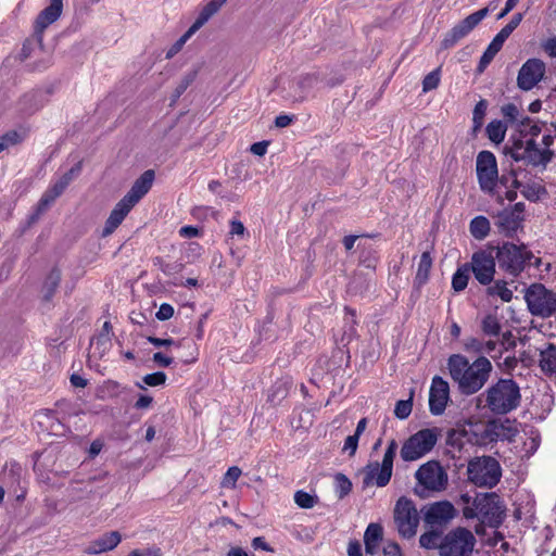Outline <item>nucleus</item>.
<instances>
[{"mask_svg":"<svg viewBox=\"0 0 556 556\" xmlns=\"http://www.w3.org/2000/svg\"><path fill=\"white\" fill-rule=\"evenodd\" d=\"M468 280H469V266L465 265L463 267H459L453 275L452 288L456 292H460L467 287Z\"/></svg>","mask_w":556,"mask_h":556,"instance_id":"obj_35","label":"nucleus"},{"mask_svg":"<svg viewBox=\"0 0 556 556\" xmlns=\"http://www.w3.org/2000/svg\"><path fill=\"white\" fill-rule=\"evenodd\" d=\"M485 131L488 138L493 143L498 144L505 139L507 127L502 121L495 119L488 124Z\"/></svg>","mask_w":556,"mask_h":556,"instance_id":"obj_31","label":"nucleus"},{"mask_svg":"<svg viewBox=\"0 0 556 556\" xmlns=\"http://www.w3.org/2000/svg\"><path fill=\"white\" fill-rule=\"evenodd\" d=\"M87 382H88L87 379H85L84 377H81L78 374H73L71 376V383L75 388H85L87 386Z\"/></svg>","mask_w":556,"mask_h":556,"instance_id":"obj_64","label":"nucleus"},{"mask_svg":"<svg viewBox=\"0 0 556 556\" xmlns=\"http://www.w3.org/2000/svg\"><path fill=\"white\" fill-rule=\"evenodd\" d=\"M111 332L112 325L105 321L102 326L101 332L96 338V350H99V356L102 357L111 346Z\"/></svg>","mask_w":556,"mask_h":556,"instance_id":"obj_30","label":"nucleus"},{"mask_svg":"<svg viewBox=\"0 0 556 556\" xmlns=\"http://www.w3.org/2000/svg\"><path fill=\"white\" fill-rule=\"evenodd\" d=\"M153 399L149 395H140L135 403V407L138 409L148 408L152 404Z\"/></svg>","mask_w":556,"mask_h":556,"instance_id":"obj_60","label":"nucleus"},{"mask_svg":"<svg viewBox=\"0 0 556 556\" xmlns=\"http://www.w3.org/2000/svg\"><path fill=\"white\" fill-rule=\"evenodd\" d=\"M476 173L480 189L490 195L495 194L498 181V169L495 155L488 150L478 153Z\"/></svg>","mask_w":556,"mask_h":556,"instance_id":"obj_13","label":"nucleus"},{"mask_svg":"<svg viewBox=\"0 0 556 556\" xmlns=\"http://www.w3.org/2000/svg\"><path fill=\"white\" fill-rule=\"evenodd\" d=\"M486 109H488V102L485 100H480L476 105H475V109H473V112H472V123H473V130L477 131L479 130L482 125H483V121H484V116H485V113H486Z\"/></svg>","mask_w":556,"mask_h":556,"instance_id":"obj_38","label":"nucleus"},{"mask_svg":"<svg viewBox=\"0 0 556 556\" xmlns=\"http://www.w3.org/2000/svg\"><path fill=\"white\" fill-rule=\"evenodd\" d=\"M397 443L392 439L384 452L382 463L372 462L369 463L363 470L364 472V485L368 486L376 484L379 488L386 486L392 477L393 462L397 452Z\"/></svg>","mask_w":556,"mask_h":556,"instance_id":"obj_7","label":"nucleus"},{"mask_svg":"<svg viewBox=\"0 0 556 556\" xmlns=\"http://www.w3.org/2000/svg\"><path fill=\"white\" fill-rule=\"evenodd\" d=\"M542 129L538 123H533L530 117L525 116L520 121L519 132L523 138H535L541 134Z\"/></svg>","mask_w":556,"mask_h":556,"instance_id":"obj_33","label":"nucleus"},{"mask_svg":"<svg viewBox=\"0 0 556 556\" xmlns=\"http://www.w3.org/2000/svg\"><path fill=\"white\" fill-rule=\"evenodd\" d=\"M491 226L490 222L485 216H476L471 219L469 230L471 236L477 240H483L489 236Z\"/></svg>","mask_w":556,"mask_h":556,"instance_id":"obj_28","label":"nucleus"},{"mask_svg":"<svg viewBox=\"0 0 556 556\" xmlns=\"http://www.w3.org/2000/svg\"><path fill=\"white\" fill-rule=\"evenodd\" d=\"M494 249L498 267L513 276L521 273L531 257V253L525 245L506 242Z\"/></svg>","mask_w":556,"mask_h":556,"instance_id":"obj_11","label":"nucleus"},{"mask_svg":"<svg viewBox=\"0 0 556 556\" xmlns=\"http://www.w3.org/2000/svg\"><path fill=\"white\" fill-rule=\"evenodd\" d=\"M154 180V172L146 170L130 190L116 203L108 217L102 236L108 237L123 223L131 208L149 192Z\"/></svg>","mask_w":556,"mask_h":556,"instance_id":"obj_3","label":"nucleus"},{"mask_svg":"<svg viewBox=\"0 0 556 556\" xmlns=\"http://www.w3.org/2000/svg\"><path fill=\"white\" fill-rule=\"evenodd\" d=\"M81 170V164L77 163L70 170H67L55 184L52 186L55 187V193H63L66 187L71 184V181L79 175Z\"/></svg>","mask_w":556,"mask_h":556,"instance_id":"obj_34","label":"nucleus"},{"mask_svg":"<svg viewBox=\"0 0 556 556\" xmlns=\"http://www.w3.org/2000/svg\"><path fill=\"white\" fill-rule=\"evenodd\" d=\"M383 530L379 523H369L364 533L365 551L369 555H376L382 540Z\"/></svg>","mask_w":556,"mask_h":556,"instance_id":"obj_25","label":"nucleus"},{"mask_svg":"<svg viewBox=\"0 0 556 556\" xmlns=\"http://www.w3.org/2000/svg\"><path fill=\"white\" fill-rule=\"evenodd\" d=\"M174 315V307L168 303H163L155 314L159 320H168Z\"/></svg>","mask_w":556,"mask_h":556,"instance_id":"obj_52","label":"nucleus"},{"mask_svg":"<svg viewBox=\"0 0 556 556\" xmlns=\"http://www.w3.org/2000/svg\"><path fill=\"white\" fill-rule=\"evenodd\" d=\"M456 516V509L448 501L431 504L426 514L425 521L429 525H442L451 521Z\"/></svg>","mask_w":556,"mask_h":556,"instance_id":"obj_21","label":"nucleus"},{"mask_svg":"<svg viewBox=\"0 0 556 556\" xmlns=\"http://www.w3.org/2000/svg\"><path fill=\"white\" fill-rule=\"evenodd\" d=\"M481 329L486 336L497 337L501 333L502 326L496 316L489 314L482 319Z\"/></svg>","mask_w":556,"mask_h":556,"instance_id":"obj_36","label":"nucleus"},{"mask_svg":"<svg viewBox=\"0 0 556 556\" xmlns=\"http://www.w3.org/2000/svg\"><path fill=\"white\" fill-rule=\"evenodd\" d=\"M61 281V271L58 268H53L48 275L43 289H45V300L49 301L54 294L59 283Z\"/></svg>","mask_w":556,"mask_h":556,"instance_id":"obj_32","label":"nucleus"},{"mask_svg":"<svg viewBox=\"0 0 556 556\" xmlns=\"http://www.w3.org/2000/svg\"><path fill=\"white\" fill-rule=\"evenodd\" d=\"M515 340L510 331H505L501 340H488L483 348H479V353L488 354L491 358H500L504 352L515 346Z\"/></svg>","mask_w":556,"mask_h":556,"instance_id":"obj_22","label":"nucleus"},{"mask_svg":"<svg viewBox=\"0 0 556 556\" xmlns=\"http://www.w3.org/2000/svg\"><path fill=\"white\" fill-rule=\"evenodd\" d=\"M241 473H242V471L239 467H237V466L229 467L223 477L222 485L224 488L233 489L236 486V482L240 478Z\"/></svg>","mask_w":556,"mask_h":556,"instance_id":"obj_46","label":"nucleus"},{"mask_svg":"<svg viewBox=\"0 0 556 556\" xmlns=\"http://www.w3.org/2000/svg\"><path fill=\"white\" fill-rule=\"evenodd\" d=\"M62 9L63 0H50V4L40 12L36 20V31L42 33L54 23L60 17Z\"/></svg>","mask_w":556,"mask_h":556,"instance_id":"obj_24","label":"nucleus"},{"mask_svg":"<svg viewBox=\"0 0 556 556\" xmlns=\"http://www.w3.org/2000/svg\"><path fill=\"white\" fill-rule=\"evenodd\" d=\"M348 555L349 556H362V547L357 541L349 543Z\"/></svg>","mask_w":556,"mask_h":556,"instance_id":"obj_63","label":"nucleus"},{"mask_svg":"<svg viewBox=\"0 0 556 556\" xmlns=\"http://www.w3.org/2000/svg\"><path fill=\"white\" fill-rule=\"evenodd\" d=\"M294 502L299 507L309 509L317 503V496L300 490L294 494Z\"/></svg>","mask_w":556,"mask_h":556,"instance_id":"obj_39","label":"nucleus"},{"mask_svg":"<svg viewBox=\"0 0 556 556\" xmlns=\"http://www.w3.org/2000/svg\"><path fill=\"white\" fill-rule=\"evenodd\" d=\"M504 153L516 162H525L532 166H546L553 159L554 152L547 149H540L533 138H510L504 147Z\"/></svg>","mask_w":556,"mask_h":556,"instance_id":"obj_5","label":"nucleus"},{"mask_svg":"<svg viewBox=\"0 0 556 556\" xmlns=\"http://www.w3.org/2000/svg\"><path fill=\"white\" fill-rule=\"evenodd\" d=\"M521 402L520 388L510 379H500L485 392V406L495 415L515 410Z\"/></svg>","mask_w":556,"mask_h":556,"instance_id":"obj_4","label":"nucleus"},{"mask_svg":"<svg viewBox=\"0 0 556 556\" xmlns=\"http://www.w3.org/2000/svg\"><path fill=\"white\" fill-rule=\"evenodd\" d=\"M495 260L494 248L480 250L472 254L470 267L479 283L488 286L493 281L496 266Z\"/></svg>","mask_w":556,"mask_h":556,"instance_id":"obj_16","label":"nucleus"},{"mask_svg":"<svg viewBox=\"0 0 556 556\" xmlns=\"http://www.w3.org/2000/svg\"><path fill=\"white\" fill-rule=\"evenodd\" d=\"M245 233V227L244 225L240 222V220H237V219H232L230 222V231H229V235L231 236H238V237H243Z\"/></svg>","mask_w":556,"mask_h":556,"instance_id":"obj_54","label":"nucleus"},{"mask_svg":"<svg viewBox=\"0 0 556 556\" xmlns=\"http://www.w3.org/2000/svg\"><path fill=\"white\" fill-rule=\"evenodd\" d=\"M292 121L293 116L281 114L276 117L275 125L279 128H283L289 126L292 123Z\"/></svg>","mask_w":556,"mask_h":556,"instance_id":"obj_62","label":"nucleus"},{"mask_svg":"<svg viewBox=\"0 0 556 556\" xmlns=\"http://www.w3.org/2000/svg\"><path fill=\"white\" fill-rule=\"evenodd\" d=\"M540 367L546 374H556V345L548 344L541 351Z\"/></svg>","mask_w":556,"mask_h":556,"instance_id":"obj_27","label":"nucleus"},{"mask_svg":"<svg viewBox=\"0 0 556 556\" xmlns=\"http://www.w3.org/2000/svg\"><path fill=\"white\" fill-rule=\"evenodd\" d=\"M122 536L117 531H111L102 534L98 539L90 542L84 549L86 554L97 555L114 549L121 542Z\"/></svg>","mask_w":556,"mask_h":556,"instance_id":"obj_23","label":"nucleus"},{"mask_svg":"<svg viewBox=\"0 0 556 556\" xmlns=\"http://www.w3.org/2000/svg\"><path fill=\"white\" fill-rule=\"evenodd\" d=\"M439 439L437 428H426L410 435L403 444L400 455L404 462L417 460L435 446Z\"/></svg>","mask_w":556,"mask_h":556,"instance_id":"obj_8","label":"nucleus"},{"mask_svg":"<svg viewBox=\"0 0 556 556\" xmlns=\"http://www.w3.org/2000/svg\"><path fill=\"white\" fill-rule=\"evenodd\" d=\"M352 490V482L343 473L336 476V492L339 498L346 496Z\"/></svg>","mask_w":556,"mask_h":556,"instance_id":"obj_45","label":"nucleus"},{"mask_svg":"<svg viewBox=\"0 0 556 556\" xmlns=\"http://www.w3.org/2000/svg\"><path fill=\"white\" fill-rule=\"evenodd\" d=\"M55 187L51 186L41 197L38 202L37 211L41 213L46 211L50 204H52L56 198H59L62 193H55Z\"/></svg>","mask_w":556,"mask_h":556,"instance_id":"obj_44","label":"nucleus"},{"mask_svg":"<svg viewBox=\"0 0 556 556\" xmlns=\"http://www.w3.org/2000/svg\"><path fill=\"white\" fill-rule=\"evenodd\" d=\"M441 533L434 530L425 532L419 538V544L421 547L426 549H439V545L441 542Z\"/></svg>","mask_w":556,"mask_h":556,"instance_id":"obj_37","label":"nucleus"},{"mask_svg":"<svg viewBox=\"0 0 556 556\" xmlns=\"http://www.w3.org/2000/svg\"><path fill=\"white\" fill-rule=\"evenodd\" d=\"M489 294L500 296L504 302H509L513 299V291L507 288L506 282L496 281L488 289Z\"/></svg>","mask_w":556,"mask_h":556,"instance_id":"obj_40","label":"nucleus"},{"mask_svg":"<svg viewBox=\"0 0 556 556\" xmlns=\"http://www.w3.org/2000/svg\"><path fill=\"white\" fill-rule=\"evenodd\" d=\"M450 400V386L440 376H434L429 390V409L434 416L444 413Z\"/></svg>","mask_w":556,"mask_h":556,"instance_id":"obj_20","label":"nucleus"},{"mask_svg":"<svg viewBox=\"0 0 556 556\" xmlns=\"http://www.w3.org/2000/svg\"><path fill=\"white\" fill-rule=\"evenodd\" d=\"M358 440L359 437L356 434L349 435L344 441L343 451H348L350 455L353 456L356 453Z\"/></svg>","mask_w":556,"mask_h":556,"instance_id":"obj_53","label":"nucleus"},{"mask_svg":"<svg viewBox=\"0 0 556 556\" xmlns=\"http://www.w3.org/2000/svg\"><path fill=\"white\" fill-rule=\"evenodd\" d=\"M441 80V68L438 67L427 74L422 80V91L429 92L431 90H434L439 87Z\"/></svg>","mask_w":556,"mask_h":556,"instance_id":"obj_41","label":"nucleus"},{"mask_svg":"<svg viewBox=\"0 0 556 556\" xmlns=\"http://www.w3.org/2000/svg\"><path fill=\"white\" fill-rule=\"evenodd\" d=\"M489 9H480L458 24H456L450 31H447L441 42L442 48L448 49L455 46L460 39L465 38L480 22L485 18L489 14Z\"/></svg>","mask_w":556,"mask_h":556,"instance_id":"obj_18","label":"nucleus"},{"mask_svg":"<svg viewBox=\"0 0 556 556\" xmlns=\"http://www.w3.org/2000/svg\"><path fill=\"white\" fill-rule=\"evenodd\" d=\"M530 313L547 318L556 312V293L541 283L531 285L525 294Z\"/></svg>","mask_w":556,"mask_h":556,"instance_id":"obj_10","label":"nucleus"},{"mask_svg":"<svg viewBox=\"0 0 556 556\" xmlns=\"http://www.w3.org/2000/svg\"><path fill=\"white\" fill-rule=\"evenodd\" d=\"M432 266V258L429 252H424L418 264L415 282L420 287L425 285L429 278Z\"/></svg>","mask_w":556,"mask_h":556,"instance_id":"obj_29","label":"nucleus"},{"mask_svg":"<svg viewBox=\"0 0 556 556\" xmlns=\"http://www.w3.org/2000/svg\"><path fill=\"white\" fill-rule=\"evenodd\" d=\"M415 478L420 485L432 492H441L446 489L448 477L439 462L430 460L422 464L415 472Z\"/></svg>","mask_w":556,"mask_h":556,"instance_id":"obj_15","label":"nucleus"},{"mask_svg":"<svg viewBox=\"0 0 556 556\" xmlns=\"http://www.w3.org/2000/svg\"><path fill=\"white\" fill-rule=\"evenodd\" d=\"M543 50L552 58H556V38H549L542 45Z\"/></svg>","mask_w":556,"mask_h":556,"instance_id":"obj_58","label":"nucleus"},{"mask_svg":"<svg viewBox=\"0 0 556 556\" xmlns=\"http://www.w3.org/2000/svg\"><path fill=\"white\" fill-rule=\"evenodd\" d=\"M268 142L260 141L251 146V152L254 155L263 156L267 152Z\"/></svg>","mask_w":556,"mask_h":556,"instance_id":"obj_57","label":"nucleus"},{"mask_svg":"<svg viewBox=\"0 0 556 556\" xmlns=\"http://www.w3.org/2000/svg\"><path fill=\"white\" fill-rule=\"evenodd\" d=\"M546 65L536 58L527 60L517 75V86L522 91L532 90L545 76Z\"/></svg>","mask_w":556,"mask_h":556,"instance_id":"obj_19","label":"nucleus"},{"mask_svg":"<svg viewBox=\"0 0 556 556\" xmlns=\"http://www.w3.org/2000/svg\"><path fill=\"white\" fill-rule=\"evenodd\" d=\"M228 0H208L200 10L197 18L188 30L173 43L166 52V59L174 58L186 45V42L194 35L201 27H203L227 2Z\"/></svg>","mask_w":556,"mask_h":556,"instance_id":"obj_14","label":"nucleus"},{"mask_svg":"<svg viewBox=\"0 0 556 556\" xmlns=\"http://www.w3.org/2000/svg\"><path fill=\"white\" fill-rule=\"evenodd\" d=\"M477 540L471 531L458 527L447 532L439 545L440 556H471Z\"/></svg>","mask_w":556,"mask_h":556,"instance_id":"obj_9","label":"nucleus"},{"mask_svg":"<svg viewBox=\"0 0 556 556\" xmlns=\"http://www.w3.org/2000/svg\"><path fill=\"white\" fill-rule=\"evenodd\" d=\"M501 112H502V115L504 116V118L507 119V122L514 124V123H520V121L522 119V115L519 111V109L517 108L516 104L514 103H507L505 105L502 106L501 109Z\"/></svg>","mask_w":556,"mask_h":556,"instance_id":"obj_43","label":"nucleus"},{"mask_svg":"<svg viewBox=\"0 0 556 556\" xmlns=\"http://www.w3.org/2000/svg\"><path fill=\"white\" fill-rule=\"evenodd\" d=\"M20 135L16 131H9L0 137V152L10 146L16 144L20 141Z\"/></svg>","mask_w":556,"mask_h":556,"instance_id":"obj_50","label":"nucleus"},{"mask_svg":"<svg viewBox=\"0 0 556 556\" xmlns=\"http://www.w3.org/2000/svg\"><path fill=\"white\" fill-rule=\"evenodd\" d=\"M142 381L149 387H159L165 383L166 375L163 371H156L143 376Z\"/></svg>","mask_w":556,"mask_h":556,"instance_id":"obj_49","label":"nucleus"},{"mask_svg":"<svg viewBox=\"0 0 556 556\" xmlns=\"http://www.w3.org/2000/svg\"><path fill=\"white\" fill-rule=\"evenodd\" d=\"M463 516L478 518L491 528H498L505 518V504L496 493H478L472 500L467 493L460 495Z\"/></svg>","mask_w":556,"mask_h":556,"instance_id":"obj_2","label":"nucleus"},{"mask_svg":"<svg viewBox=\"0 0 556 556\" xmlns=\"http://www.w3.org/2000/svg\"><path fill=\"white\" fill-rule=\"evenodd\" d=\"M498 184L501 186L505 187L506 189L511 188V187H514V188H519L520 187V182L516 178L514 172H511V173H509L507 175L503 174L501 177L498 176L497 185Z\"/></svg>","mask_w":556,"mask_h":556,"instance_id":"obj_51","label":"nucleus"},{"mask_svg":"<svg viewBox=\"0 0 556 556\" xmlns=\"http://www.w3.org/2000/svg\"><path fill=\"white\" fill-rule=\"evenodd\" d=\"M522 20L521 13L513 15L511 20L495 35L493 40L489 43L488 48L480 58L477 71L484 72L486 66L492 62L494 56L501 51L504 42L510 34L518 27Z\"/></svg>","mask_w":556,"mask_h":556,"instance_id":"obj_17","label":"nucleus"},{"mask_svg":"<svg viewBox=\"0 0 556 556\" xmlns=\"http://www.w3.org/2000/svg\"><path fill=\"white\" fill-rule=\"evenodd\" d=\"M521 193L526 199L530 201H538L542 194L546 193V190L539 184H530L523 186Z\"/></svg>","mask_w":556,"mask_h":556,"instance_id":"obj_42","label":"nucleus"},{"mask_svg":"<svg viewBox=\"0 0 556 556\" xmlns=\"http://www.w3.org/2000/svg\"><path fill=\"white\" fill-rule=\"evenodd\" d=\"M419 520L420 517L413 501L404 496L400 497L394 507V523L399 534L403 539L414 538Z\"/></svg>","mask_w":556,"mask_h":556,"instance_id":"obj_12","label":"nucleus"},{"mask_svg":"<svg viewBox=\"0 0 556 556\" xmlns=\"http://www.w3.org/2000/svg\"><path fill=\"white\" fill-rule=\"evenodd\" d=\"M519 215H514L508 208L503 210L497 216V227L506 236H513L520 227Z\"/></svg>","mask_w":556,"mask_h":556,"instance_id":"obj_26","label":"nucleus"},{"mask_svg":"<svg viewBox=\"0 0 556 556\" xmlns=\"http://www.w3.org/2000/svg\"><path fill=\"white\" fill-rule=\"evenodd\" d=\"M447 365L452 379L457 383L460 393L466 395L481 390L492 371V364L484 356L470 364L465 356L454 354L450 356Z\"/></svg>","mask_w":556,"mask_h":556,"instance_id":"obj_1","label":"nucleus"},{"mask_svg":"<svg viewBox=\"0 0 556 556\" xmlns=\"http://www.w3.org/2000/svg\"><path fill=\"white\" fill-rule=\"evenodd\" d=\"M252 546L255 549H263L266 552H273V548L265 542L262 536L254 538L252 541Z\"/></svg>","mask_w":556,"mask_h":556,"instance_id":"obj_61","label":"nucleus"},{"mask_svg":"<svg viewBox=\"0 0 556 556\" xmlns=\"http://www.w3.org/2000/svg\"><path fill=\"white\" fill-rule=\"evenodd\" d=\"M383 556H402L399 544L394 542L386 544L383 547Z\"/></svg>","mask_w":556,"mask_h":556,"instance_id":"obj_55","label":"nucleus"},{"mask_svg":"<svg viewBox=\"0 0 556 556\" xmlns=\"http://www.w3.org/2000/svg\"><path fill=\"white\" fill-rule=\"evenodd\" d=\"M195 77L197 71H192L181 78L180 83L178 84L174 91V100H177L187 90V88L192 84Z\"/></svg>","mask_w":556,"mask_h":556,"instance_id":"obj_48","label":"nucleus"},{"mask_svg":"<svg viewBox=\"0 0 556 556\" xmlns=\"http://www.w3.org/2000/svg\"><path fill=\"white\" fill-rule=\"evenodd\" d=\"M412 408H413L412 400L397 401L395 404V408H394V415L399 419H406L410 415Z\"/></svg>","mask_w":556,"mask_h":556,"instance_id":"obj_47","label":"nucleus"},{"mask_svg":"<svg viewBox=\"0 0 556 556\" xmlns=\"http://www.w3.org/2000/svg\"><path fill=\"white\" fill-rule=\"evenodd\" d=\"M148 341L157 348L169 346L175 343L173 339H161V338H156V337H148Z\"/></svg>","mask_w":556,"mask_h":556,"instance_id":"obj_59","label":"nucleus"},{"mask_svg":"<svg viewBox=\"0 0 556 556\" xmlns=\"http://www.w3.org/2000/svg\"><path fill=\"white\" fill-rule=\"evenodd\" d=\"M468 479L477 486H495L502 477L500 463L492 456L476 457L468 463Z\"/></svg>","mask_w":556,"mask_h":556,"instance_id":"obj_6","label":"nucleus"},{"mask_svg":"<svg viewBox=\"0 0 556 556\" xmlns=\"http://www.w3.org/2000/svg\"><path fill=\"white\" fill-rule=\"evenodd\" d=\"M153 362L156 363L161 367H168L173 363V358L165 356L161 352H156L153 354Z\"/></svg>","mask_w":556,"mask_h":556,"instance_id":"obj_56","label":"nucleus"}]
</instances>
